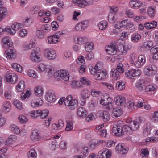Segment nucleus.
Returning a JSON list of instances; mask_svg holds the SVG:
<instances>
[{
  "mask_svg": "<svg viewBox=\"0 0 158 158\" xmlns=\"http://www.w3.org/2000/svg\"><path fill=\"white\" fill-rule=\"evenodd\" d=\"M44 55L49 60L54 59L56 57V52L49 49H45L44 51Z\"/></svg>",
  "mask_w": 158,
  "mask_h": 158,
  "instance_id": "9d476101",
  "label": "nucleus"
},
{
  "mask_svg": "<svg viewBox=\"0 0 158 158\" xmlns=\"http://www.w3.org/2000/svg\"><path fill=\"white\" fill-rule=\"evenodd\" d=\"M123 113V111L121 109L118 108H114L112 114V116L114 118L119 117Z\"/></svg>",
  "mask_w": 158,
  "mask_h": 158,
  "instance_id": "5701e85b",
  "label": "nucleus"
},
{
  "mask_svg": "<svg viewBox=\"0 0 158 158\" xmlns=\"http://www.w3.org/2000/svg\"><path fill=\"white\" fill-rule=\"evenodd\" d=\"M29 154L28 155L29 158H36L37 154L35 150L33 149H31L29 152Z\"/></svg>",
  "mask_w": 158,
  "mask_h": 158,
  "instance_id": "49530a36",
  "label": "nucleus"
},
{
  "mask_svg": "<svg viewBox=\"0 0 158 158\" xmlns=\"http://www.w3.org/2000/svg\"><path fill=\"white\" fill-rule=\"evenodd\" d=\"M16 139L15 135H11L7 139V141L9 143H12V142L15 141Z\"/></svg>",
  "mask_w": 158,
  "mask_h": 158,
  "instance_id": "052dcab7",
  "label": "nucleus"
},
{
  "mask_svg": "<svg viewBox=\"0 0 158 158\" xmlns=\"http://www.w3.org/2000/svg\"><path fill=\"white\" fill-rule=\"evenodd\" d=\"M138 60L143 65L145 62V57L143 55H140L138 57Z\"/></svg>",
  "mask_w": 158,
  "mask_h": 158,
  "instance_id": "338daca9",
  "label": "nucleus"
},
{
  "mask_svg": "<svg viewBox=\"0 0 158 158\" xmlns=\"http://www.w3.org/2000/svg\"><path fill=\"white\" fill-rule=\"evenodd\" d=\"M46 99L49 102H53L56 99V97L55 94L51 92H47L45 96Z\"/></svg>",
  "mask_w": 158,
  "mask_h": 158,
  "instance_id": "dca6fc26",
  "label": "nucleus"
},
{
  "mask_svg": "<svg viewBox=\"0 0 158 158\" xmlns=\"http://www.w3.org/2000/svg\"><path fill=\"white\" fill-rule=\"evenodd\" d=\"M3 111L6 112H8L10 110L11 105L10 102L8 101H5L3 103Z\"/></svg>",
  "mask_w": 158,
  "mask_h": 158,
  "instance_id": "b1692460",
  "label": "nucleus"
},
{
  "mask_svg": "<svg viewBox=\"0 0 158 158\" xmlns=\"http://www.w3.org/2000/svg\"><path fill=\"white\" fill-rule=\"evenodd\" d=\"M152 120L155 122L158 121V111L155 112L152 114Z\"/></svg>",
  "mask_w": 158,
  "mask_h": 158,
  "instance_id": "13d9d810",
  "label": "nucleus"
},
{
  "mask_svg": "<svg viewBox=\"0 0 158 158\" xmlns=\"http://www.w3.org/2000/svg\"><path fill=\"white\" fill-rule=\"evenodd\" d=\"M12 66L17 71L21 72L22 71V67L16 63H13Z\"/></svg>",
  "mask_w": 158,
  "mask_h": 158,
  "instance_id": "3c124183",
  "label": "nucleus"
},
{
  "mask_svg": "<svg viewBox=\"0 0 158 158\" xmlns=\"http://www.w3.org/2000/svg\"><path fill=\"white\" fill-rule=\"evenodd\" d=\"M78 105V101L76 99H74L70 101L69 108L73 109L77 107Z\"/></svg>",
  "mask_w": 158,
  "mask_h": 158,
  "instance_id": "4c0bfd02",
  "label": "nucleus"
},
{
  "mask_svg": "<svg viewBox=\"0 0 158 158\" xmlns=\"http://www.w3.org/2000/svg\"><path fill=\"white\" fill-rule=\"evenodd\" d=\"M78 115L80 117H85L88 113L85 109L82 107L79 108L77 111Z\"/></svg>",
  "mask_w": 158,
  "mask_h": 158,
  "instance_id": "6ab92c4d",
  "label": "nucleus"
},
{
  "mask_svg": "<svg viewBox=\"0 0 158 158\" xmlns=\"http://www.w3.org/2000/svg\"><path fill=\"white\" fill-rule=\"evenodd\" d=\"M157 25V23L155 21L150 22H147L144 24V27L147 29L150 30L156 28Z\"/></svg>",
  "mask_w": 158,
  "mask_h": 158,
  "instance_id": "f3484780",
  "label": "nucleus"
},
{
  "mask_svg": "<svg viewBox=\"0 0 158 158\" xmlns=\"http://www.w3.org/2000/svg\"><path fill=\"white\" fill-rule=\"evenodd\" d=\"M10 128L15 134H18L20 132V130L18 127L15 125H11L10 126Z\"/></svg>",
  "mask_w": 158,
  "mask_h": 158,
  "instance_id": "ea45409f",
  "label": "nucleus"
},
{
  "mask_svg": "<svg viewBox=\"0 0 158 158\" xmlns=\"http://www.w3.org/2000/svg\"><path fill=\"white\" fill-rule=\"evenodd\" d=\"M129 4L132 8L139 7L142 5V3L140 1L136 0L131 1Z\"/></svg>",
  "mask_w": 158,
  "mask_h": 158,
  "instance_id": "a878e982",
  "label": "nucleus"
},
{
  "mask_svg": "<svg viewBox=\"0 0 158 158\" xmlns=\"http://www.w3.org/2000/svg\"><path fill=\"white\" fill-rule=\"evenodd\" d=\"M110 151L107 150L103 151L101 155V158H110L111 155Z\"/></svg>",
  "mask_w": 158,
  "mask_h": 158,
  "instance_id": "f704fd0d",
  "label": "nucleus"
},
{
  "mask_svg": "<svg viewBox=\"0 0 158 158\" xmlns=\"http://www.w3.org/2000/svg\"><path fill=\"white\" fill-rule=\"evenodd\" d=\"M15 52L13 49H9L6 51L5 56L7 59H14L16 56Z\"/></svg>",
  "mask_w": 158,
  "mask_h": 158,
  "instance_id": "2eb2a0df",
  "label": "nucleus"
},
{
  "mask_svg": "<svg viewBox=\"0 0 158 158\" xmlns=\"http://www.w3.org/2000/svg\"><path fill=\"white\" fill-rule=\"evenodd\" d=\"M77 63L81 65L85 64V60L83 56H81L79 57L77 59Z\"/></svg>",
  "mask_w": 158,
  "mask_h": 158,
  "instance_id": "680f3d73",
  "label": "nucleus"
},
{
  "mask_svg": "<svg viewBox=\"0 0 158 158\" xmlns=\"http://www.w3.org/2000/svg\"><path fill=\"white\" fill-rule=\"evenodd\" d=\"M30 138L31 139L34 141L40 140L41 139V137L39 135L38 130L37 129L33 130L32 131Z\"/></svg>",
  "mask_w": 158,
  "mask_h": 158,
  "instance_id": "ddd939ff",
  "label": "nucleus"
},
{
  "mask_svg": "<svg viewBox=\"0 0 158 158\" xmlns=\"http://www.w3.org/2000/svg\"><path fill=\"white\" fill-rule=\"evenodd\" d=\"M49 114V111L47 110H44L42 111L41 110V112L40 113V118L42 119H44Z\"/></svg>",
  "mask_w": 158,
  "mask_h": 158,
  "instance_id": "c03bdc74",
  "label": "nucleus"
},
{
  "mask_svg": "<svg viewBox=\"0 0 158 158\" xmlns=\"http://www.w3.org/2000/svg\"><path fill=\"white\" fill-rule=\"evenodd\" d=\"M156 88L155 85H148L145 88V92L148 94H152V92H154Z\"/></svg>",
  "mask_w": 158,
  "mask_h": 158,
  "instance_id": "bb28decb",
  "label": "nucleus"
},
{
  "mask_svg": "<svg viewBox=\"0 0 158 158\" xmlns=\"http://www.w3.org/2000/svg\"><path fill=\"white\" fill-rule=\"evenodd\" d=\"M144 80H139L137 81L136 86L139 90L142 91L144 89Z\"/></svg>",
  "mask_w": 158,
  "mask_h": 158,
  "instance_id": "393cba45",
  "label": "nucleus"
},
{
  "mask_svg": "<svg viewBox=\"0 0 158 158\" xmlns=\"http://www.w3.org/2000/svg\"><path fill=\"white\" fill-rule=\"evenodd\" d=\"M116 150L118 151V152L121 153L122 154H124L127 152L128 149L124 148L123 145L122 144H118L116 147Z\"/></svg>",
  "mask_w": 158,
  "mask_h": 158,
  "instance_id": "aec40b11",
  "label": "nucleus"
},
{
  "mask_svg": "<svg viewBox=\"0 0 158 158\" xmlns=\"http://www.w3.org/2000/svg\"><path fill=\"white\" fill-rule=\"evenodd\" d=\"M155 10L154 8L151 7L149 8L148 10V14L151 17H153L154 16Z\"/></svg>",
  "mask_w": 158,
  "mask_h": 158,
  "instance_id": "69168bd1",
  "label": "nucleus"
},
{
  "mask_svg": "<svg viewBox=\"0 0 158 158\" xmlns=\"http://www.w3.org/2000/svg\"><path fill=\"white\" fill-rule=\"evenodd\" d=\"M100 116L102 118L104 121H106L110 119V116L109 113L106 111H104L100 114Z\"/></svg>",
  "mask_w": 158,
  "mask_h": 158,
  "instance_id": "58836bf2",
  "label": "nucleus"
},
{
  "mask_svg": "<svg viewBox=\"0 0 158 158\" xmlns=\"http://www.w3.org/2000/svg\"><path fill=\"white\" fill-rule=\"evenodd\" d=\"M143 44L146 49H149L152 46V42L150 41H146Z\"/></svg>",
  "mask_w": 158,
  "mask_h": 158,
  "instance_id": "e2e57ef3",
  "label": "nucleus"
},
{
  "mask_svg": "<svg viewBox=\"0 0 158 158\" xmlns=\"http://www.w3.org/2000/svg\"><path fill=\"white\" fill-rule=\"evenodd\" d=\"M2 42L3 44L9 47H11L12 46V42L10 40L9 38L8 37H4L2 40Z\"/></svg>",
  "mask_w": 158,
  "mask_h": 158,
  "instance_id": "c9c22d12",
  "label": "nucleus"
},
{
  "mask_svg": "<svg viewBox=\"0 0 158 158\" xmlns=\"http://www.w3.org/2000/svg\"><path fill=\"white\" fill-rule=\"evenodd\" d=\"M117 20V16L115 14L109 13L108 16V20L110 23H114Z\"/></svg>",
  "mask_w": 158,
  "mask_h": 158,
  "instance_id": "2f4dec72",
  "label": "nucleus"
},
{
  "mask_svg": "<svg viewBox=\"0 0 158 158\" xmlns=\"http://www.w3.org/2000/svg\"><path fill=\"white\" fill-rule=\"evenodd\" d=\"M156 67L154 65L147 66L144 70L145 74L148 76L154 75L156 73Z\"/></svg>",
  "mask_w": 158,
  "mask_h": 158,
  "instance_id": "39448f33",
  "label": "nucleus"
},
{
  "mask_svg": "<svg viewBox=\"0 0 158 158\" xmlns=\"http://www.w3.org/2000/svg\"><path fill=\"white\" fill-rule=\"evenodd\" d=\"M116 86V88L119 91L123 90L125 87V84L124 82L121 81L117 82Z\"/></svg>",
  "mask_w": 158,
  "mask_h": 158,
  "instance_id": "7c9ffc66",
  "label": "nucleus"
},
{
  "mask_svg": "<svg viewBox=\"0 0 158 158\" xmlns=\"http://www.w3.org/2000/svg\"><path fill=\"white\" fill-rule=\"evenodd\" d=\"M123 127H122L117 125L116 126L113 127L112 129V132L116 136H123V131H122Z\"/></svg>",
  "mask_w": 158,
  "mask_h": 158,
  "instance_id": "f8f14e48",
  "label": "nucleus"
},
{
  "mask_svg": "<svg viewBox=\"0 0 158 158\" xmlns=\"http://www.w3.org/2000/svg\"><path fill=\"white\" fill-rule=\"evenodd\" d=\"M141 74V71L138 69H132L125 72V75L128 78H132L131 77H136Z\"/></svg>",
  "mask_w": 158,
  "mask_h": 158,
  "instance_id": "0eeeda50",
  "label": "nucleus"
},
{
  "mask_svg": "<svg viewBox=\"0 0 158 158\" xmlns=\"http://www.w3.org/2000/svg\"><path fill=\"white\" fill-rule=\"evenodd\" d=\"M130 128L132 129V131H135L138 129L139 127V123L136 121H133L131 122L130 123Z\"/></svg>",
  "mask_w": 158,
  "mask_h": 158,
  "instance_id": "c756f323",
  "label": "nucleus"
},
{
  "mask_svg": "<svg viewBox=\"0 0 158 158\" xmlns=\"http://www.w3.org/2000/svg\"><path fill=\"white\" fill-rule=\"evenodd\" d=\"M13 104L17 108L19 109H21L22 108V102L18 100H14L13 102Z\"/></svg>",
  "mask_w": 158,
  "mask_h": 158,
  "instance_id": "6e6d98bb",
  "label": "nucleus"
},
{
  "mask_svg": "<svg viewBox=\"0 0 158 158\" xmlns=\"http://www.w3.org/2000/svg\"><path fill=\"white\" fill-rule=\"evenodd\" d=\"M73 123L70 121H67V126L65 130L67 131H69L73 128Z\"/></svg>",
  "mask_w": 158,
  "mask_h": 158,
  "instance_id": "4d7b16f0",
  "label": "nucleus"
},
{
  "mask_svg": "<svg viewBox=\"0 0 158 158\" xmlns=\"http://www.w3.org/2000/svg\"><path fill=\"white\" fill-rule=\"evenodd\" d=\"M18 119L20 122L23 123L27 122L28 120L27 118L24 115H21L19 116L18 118Z\"/></svg>",
  "mask_w": 158,
  "mask_h": 158,
  "instance_id": "0e129e2a",
  "label": "nucleus"
},
{
  "mask_svg": "<svg viewBox=\"0 0 158 158\" xmlns=\"http://www.w3.org/2000/svg\"><path fill=\"white\" fill-rule=\"evenodd\" d=\"M89 91L86 89L83 90L81 91V96L83 100L82 101L83 103H81V104L82 105H83L85 103V99L89 97Z\"/></svg>",
  "mask_w": 158,
  "mask_h": 158,
  "instance_id": "412c9836",
  "label": "nucleus"
},
{
  "mask_svg": "<svg viewBox=\"0 0 158 158\" xmlns=\"http://www.w3.org/2000/svg\"><path fill=\"white\" fill-rule=\"evenodd\" d=\"M71 85L73 88H76L77 87L81 86L80 82V81L73 80L71 83Z\"/></svg>",
  "mask_w": 158,
  "mask_h": 158,
  "instance_id": "5fc2aeb1",
  "label": "nucleus"
},
{
  "mask_svg": "<svg viewBox=\"0 0 158 158\" xmlns=\"http://www.w3.org/2000/svg\"><path fill=\"white\" fill-rule=\"evenodd\" d=\"M25 88V85L24 81H21L19 82V84L17 86L16 89L19 92H21L23 91Z\"/></svg>",
  "mask_w": 158,
  "mask_h": 158,
  "instance_id": "473e14b6",
  "label": "nucleus"
},
{
  "mask_svg": "<svg viewBox=\"0 0 158 158\" xmlns=\"http://www.w3.org/2000/svg\"><path fill=\"white\" fill-rule=\"evenodd\" d=\"M33 52L31 53V58L33 61L39 62L41 60V58L39 56L40 49L38 48H34Z\"/></svg>",
  "mask_w": 158,
  "mask_h": 158,
  "instance_id": "20e7f679",
  "label": "nucleus"
},
{
  "mask_svg": "<svg viewBox=\"0 0 158 158\" xmlns=\"http://www.w3.org/2000/svg\"><path fill=\"white\" fill-rule=\"evenodd\" d=\"M7 13L6 8L2 7L0 8V21L2 20V18L6 16Z\"/></svg>",
  "mask_w": 158,
  "mask_h": 158,
  "instance_id": "c85d7f7f",
  "label": "nucleus"
},
{
  "mask_svg": "<svg viewBox=\"0 0 158 158\" xmlns=\"http://www.w3.org/2000/svg\"><path fill=\"white\" fill-rule=\"evenodd\" d=\"M80 82L86 85H89L91 84L90 81L85 77H82L80 79Z\"/></svg>",
  "mask_w": 158,
  "mask_h": 158,
  "instance_id": "37998d69",
  "label": "nucleus"
},
{
  "mask_svg": "<svg viewBox=\"0 0 158 158\" xmlns=\"http://www.w3.org/2000/svg\"><path fill=\"white\" fill-rule=\"evenodd\" d=\"M32 22L30 18H27L24 22V25L26 27H29L31 25Z\"/></svg>",
  "mask_w": 158,
  "mask_h": 158,
  "instance_id": "774afa93",
  "label": "nucleus"
},
{
  "mask_svg": "<svg viewBox=\"0 0 158 158\" xmlns=\"http://www.w3.org/2000/svg\"><path fill=\"white\" fill-rule=\"evenodd\" d=\"M107 26V22L102 21H101L98 26L99 29L101 30H103L106 28Z\"/></svg>",
  "mask_w": 158,
  "mask_h": 158,
  "instance_id": "79ce46f5",
  "label": "nucleus"
},
{
  "mask_svg": "<svg viewBox=\"0 0 158 158\" xmlns=\"http://www.w3.org/2000/svg\"><path fill=\"white\" fill-rule=\"evenodd\" d=\"M141 156L142 157H148L149 155V152L146 148H143L141 150Z\"/></svg>",
  "mask_w": 158,
  "mask_h": 158,
  "instance_id": "603ef678",
  "label": "nucleus"
},
{
  "mask_svg": "<svg viewBox=\"0 0 158 158\" xmlns=\"http://www.w3.org/2000/svg\"><path fill=\"white\" fill-rule=\"evenodd\" d=\"M85 39V37H77L74 39L75 42L80 44L84 43Z\"/></svg>",
  "mask_w": 158,
  "mask_h": 158,
  "instance_id": "a18cd8bd",
  "label": "nucleus"
},
{
  "mask_svg": "<svg viewBox=\"0 0 158 158\" xmlns=\"http://www.w3.org/2000/svg\"><path fill=\"white\" fill-rule=\"evenodd\" d=\"M105 50L108 54L112 55H115L117 52V46L113 44L110 46H106Z\"/></svg>",
  "mask_w": 158,
  "mask_h": 158,
  "instance_id": "9b49d317",
  "label": "nucleus"
},
{
  "mask_svg": "<svg viewBox=\"0 0 158 158\" xmlns=\"http://www.w3.org/2000/svg\"><path fill=\"white\" fill-rule=\"evenodd\" d=\"M74 3H76L78 7L84 8L88 5H91L93 2V0H73Z\"/></svg>",
  "mask_w": 158,
  "mask_h": 158,
  "instance_id": "423d86ee",
  "label": "nucleus"
},
{
  "mask_svg": "<svg viewBox=\"0 0 158 158\" xmlns=\"http://www.w3.org/2000/svg\"><path fill=\"white\" fill-rule=\"evenodd\" d=\"M124 71L123 65L120 63L117 64L116 69H112L110 75L114 77V80H117L119 79V73H123Z\"/></svg>",
  "mask_w": 158,
  "mask_h": 158,
  "instance_id": "f257e3e1",
  "label": "nucleus"
},
{
  "mask_svg": "<svg viewBox=\"0 0 158 158\" xmlns=\"http://www.w3.org/2000/svg\"><path fill=\"white\" fill-rule=\"evenodd\" d=\"M98 65H99V64H97L91 70V74L94 76L95 77H97L96 75L98 74V72L101 69V68L99 67Z\"/></svg>",
  "mask_w": 158,
  "mask_h": 158,
  "instance_id": "cd10ccee",
  "label": "nucleus"
},
{
  "mask_svg": "<svg viewBox=\"0 0 158 158\" xmlns=\"http://www.w3.org/2000/svg\"><path fill=\"white\" fill-rule=\"evenodd\" d=\"M81 153L84 156H87L88 155V148L87 147H84L81 149Z\"/></svg>",
  "mask_w": 158,
  "mask_h": 158,
  "instance_id": "864d4df0",
  "label": "nucleus"
},
{
  "mask_svg": "<svg viewBox=\"0 0 158 158\" xmlns=\"http://www.w3.org/2000/svg\"><path fill=\"white\" fill-rule=\"evenodd\" d=\"M141 39V36L137 33H134L131 36V41L133 43L137 42Z\"/></svg>",
  "mask_w": 158,
  "mask_h": 158,
  "instance_id": "e433bc0d",
  "label": "nucleus"
},
{
  "mask_svg": "<svg viewBox=\"0 0 158 158\" xmlns=\"http://www.w3.org/2000/svg\"><path fill=\"white\" fill-rule=\"evenodd\" d=\"M116 104L118 106H123L125 105L126 103L125 98L124 97L122 96H118L114 98Z\"/></svg>",
  "mask_w": 158,
  "mask_h": 158,
  "instance_id": "4468645a",
  "label": "nucleus"
},
{
  "mask_svg": "<svg viewBox=\"0 0 158 158\" xmlns=\"http://www.w3.org/2000/svg\"><path fill=\"white\" fill-rule=\"evenodd\" d=\"M6 78L7 82L14 84L17 81L18 76L13 73H7L6 75Z\"/></svg>",
  "mask_w": 158,
  "mask_h": 158,
  "instance_id": "1a4fd4ad",
  "label": "nucleus"
},
{
  "mask_svg": "<svg viewBox=\"0 0 158 158\" xmlns=\"http://www.w3.org/2000/svg\"><path fill=\"white\" fill-rule=\"evenodd\" d=\"M106 74L105 70H102V71L100 70L98 72V74L96 75V79L101 80L104 79L106 77Z\"/></svg>",
  "mask_w": 158,
  "mask_h": 158,
  "instance_id": "4be33fe9",
  "label": "nucleus"
},
{
  "mask_svg": "<svg viewBox=\"0 0 158 158\" xmlns=\"http://www.w3.org/2000/svg\"><path fill=\"white\" fill-rule=\"evenodd\" d=\"M23 27V25L19 23H15L11 26V27H7L5 28L4 31L7 32L10 35H14L16 33V31Z\"/></svg>",
  "mask_w": 158,
  "mask_h": 158,
  "instance_id": "f03ea898",
  "label": "nucleus"
},
{
  "mask_svg": "<svg viewBox=\"0 0 158 158\" xmlns=\"http://www.w3.org/2000/svg\"><path fill=\"white\" fill-rule=\"evenodd\" d=\"M41 110L32 111L31 112V116L32 117L36 118L40 115Z\"/></svg>",
  "mask_w": 158,
  "mask_h": 158,
  "instance_id": "09e8293b",
  "label": "nucleus"
},
{
  "mask_svg": "<svg viewBox=\"0 0 158 158\" xmlns=\"http://www.w3.org/2000/svg\"><path fill=\"white\" fill-rule=\"evenodd\" d=\"M93 43L92 42H87L86 44L85 48L86 51L89 52L93 49Z\"/></svg>",
  "mask_w": 158,
  "mask_h": 158,
  "instance_id": "a19ab883",
  "label": "nucleus"
},
{
  "mask_svg": "<svg viewBox=\"0 0 158 158\" xmlns=\"http://www.w3.org/2000/svg\"><path fill=\"white\" fill-rule=\"evenodd\" d=\"M125 25H127L128 27L131 28V32H133L135 30V26L131 22L128 21V20H126V23H125Z\"/></svg>",
  "mask_w": 158,
  "mask_h": 158,
  "instance_id": "8fccbe9b",
  "label": "nucleus"
},
{
  "mask_svg": "<svg viewBox=\"0 0 158 158\" xmlns=\"http://www.w3.org/2000/svg\"><path fill=\"white\" fill-rule=\"evenodd\" d=\"M55 78L60 79L61 78L64 81H68L69 79V74L64 70H59L55 73L54 74Z\"/></svg>",
  "mask_w": 158,
  "mask_h": 158,
  "instance_id": "7ed1b4c3",
  "label": "nucleus"
},
{
  "mask_svg": "<svg viewBox=\"0 0 158 158\" xmlns=\"http://www.w3.org/2000/svg\"><path fill=\"white\" fill-rule=\"evenodd\" d=\"M98 142L96 141L92 140L89 143V146L92 149H94L98 146Z\"/></svg>",
  "mask_w": 158,
  "mask_h": 158,
  "instance_id": "bf43d9fd",
  "label": "nucleus"
},
{
  "mask_svg": "<svg viewBox=\"0 0 158 158\" xmlns=\"http://www.w3.org/2000/svg\"><path fill=\"white\" fill-rule=\"evenodd\" d=\"M122 127V131H123V135H131L133 132L132 129L130 128V127L129 126L125 125L123 126Z\"/></svg>",
  "mask_w": 158,
  "mask_h": 158,
  "instance_id": "a211bd4d",
  "label": "nucleus"
},
{
  "mask_svg": "<svg viewBox=\"0 0 158 158\" xmlns=\"http://www.w3.org/2000/svg\"><path fill=\"white\" fill-rule=\"evenodd\" d=\"M48 25L46 24L43 26L40 30H37L36 31V35L40 39L43 38L45 36V33L46 31L45 30L48 31L50 29L48 27Z\"/></svg>",
  "mask_w": 158,
  "mask_h": 158,
  "instance_id": "6e6552de",
  "label": "nucleus"
},
{
  "mask_svg": "<svg viewBox=\"0 0 158 158\" xmlns=\"http://www.w3.org/2000/svg\"><path fill=\"white\" fill-rule=\"evenodd\" d=\"M125 23H126V20H123L122 21H118L115 25L114 27L117 29H120L123 26L125 25Z\"/></svg>",
  "mask_w": 158,
  "mask_h": 158,
  "instance_id": "de8ad7c7",
  "label": "nucleus"
},
{
  "mask_svg": "<svg viewBox=\"0 0 158 158\" xmlns=\"http://www.w3.org/2000/svg\"><path fill=\"white\" fill-rule=\"evenodd\" d=\"M34 91L35 94L37 96L40 97L43 94V89L40 86L36 87L34 89Z\"/></svg>",
  "mask_w": 158,
  "mask_h": 158,
  "instance_id": "72a5a7b5",
  "label": "nucleus"
}]
</instances>
